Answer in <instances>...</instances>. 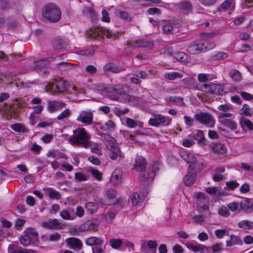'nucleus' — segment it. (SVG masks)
I'll use <instances>...</instances> for the list:
<instances>
[{"instance_id":"obj_30","label":"nucleus","mask_w":253,"mask_h":253,"mask_svg":"<svg viewBox=\"0 0 253 253\" xmlns=\"http://www.w3.org/2000/svg\"><path fill=\"white\" fill-rule=\"evenodd\" d=\"M240 208L245 211L251 212L253 209L251 201L248 199L242 200L240 203Z\"/></svg>"},{"instance_id":"obj_62","label":"nucleus","mask_w":253,"mask_h":253,"mask_svg":"<svg viewBox=\"0 0 253 253\" xmlns=\"http://www.w3.org/2000/svg\"><path fill=\"white\" fill-rule=\"evenodd\" d=\"M75 178L79 181H85L87 179V176L81 172L75 173Z\"/></svg>"},{"instance_id":"obj_9","label":"nucleus","mask_w":253,"mask_h":253,"mask_svg":"<svg viewBox=\"0 0 253 253\" xmlns=\"http://www.w3.org/2000/svg\"><path fill=\"white\" fill-rule=\"evenodd\" d=\"M77 120L85 125H91L93 124V111L91 110L81 111L77 117Z\"/></svg>"},{"instance_id":"obj_50","label":"nucleus","mask_w":253,"mask_h":253,"mask_svg":"<svg viewBox=\"0 0 253 253\" xmlns=\"http://www.w3.org/2000/svg\"><path fill=\"white\" fill-rule=\"evenodd\" d=\"M127 46L128 47L139 48L142 47L141 40H137L135 41H130L127 42Z\"/></svg>"},{"instance_id":"obj_36","label":"nucleus","mask_w":253,"mask_h":253,"mask_svg":"<svg viewBox=\"0 0 253 253\" xmlns=\"http://www.w3.org/2000/svg\"><path fill=\"white\" fill-rule=\"evenodd\" d=\"M164 77L169 80H174L176 79H180L183 77V75L177 72H171L165 74Z\"/></svg>"},{"instance_id":"obj_39","label":"nucleus","mask_w":253,"mask_h":253,"mask_svg":"<svg viewBox=\"0 0 253 253\" xmlns=\"http://www.w3.org/2000/svg\"><path fill=\"white\" fill-rule=\"evenodd\" d=\"M109 243L112 248L118 249L122 245L123 240L121 239H111Z\"/></svg>"},{"instance_id":"obj_27","label":"nucleus","mask_w":253,"mask_h":253,"mask_svg":"<svg viewBox=\"0 0 253 253\" xmlns=\"http://www.w3.org/2000/svg\"><path fill=\"white\" fill-rule=\"evenodd\" d=\"M45 194L50 199L59 200L61 198L60 194L53 188H44Z\"/></svg>"},{"instance_id":"obj_17","label":"nucleus","mask_w":253,"mask_h":253,"mask_svg":"<svg viewBox=\"0 0 253 253\" xmlns=\"http://www.w3.org/2000/svg\"><path fill=\"white\" fill-rule=\"evenodd\" d=\"M147 162L146 160L141 156L137 155L135 158V163L133 166L134 169L143 173L146 169Z\"/></svg>"},{"instance_id":"obj_31","label":"nucleus","mask_w":253,"mask_h":253,"mask_svg":"<svg viewBox=\"0 0 253 253\" xmlns=\"http://www.w3.org/2000/svg\"><path fill=\"white\" fill-rule=\"evenodd\" d=\"M179 8L185 12H191L192 10V5L189 1H183L178 4Z\"/></svg>"},{"instance_id":"obj_55","label":"nucleus","mask_w":253,"mask_h":253,"mask_svg":"<svg viewBox=\"0 0 253 253\" xmlns=\"http://www.w3.org/2000/svg\"><path fill=\"white\" fill-rule=\"evenodd\" d=\"M173 29V27L172 25L169 22L166 23L163 25V29L164 32L167 34L172 33Z\"/></svg>"},{"instance_id":"obj_45","label":"nucleus","mask_w":253,"mask_h":253,"mask_svg":"<svg viewBox=\"0 0 253 253\" xmlns=\"http://www.w3.org/2000/svg\"><path fill=\"white\" fill-rule=\"evenodd\" d=\"M140 195L136 192H133L131 195V201L133 205H137L141 201H142Z\"/></svg>"},{"instance_id":"obj_22","label":"nucleus","mask_w":253,"mask_h":253,"mask_svg":"<svg viewBox=\"0 0 253 253\" xmlns=\"http://www.w3.org/2000/svg\"><path fill=\"white\" fill-rule=\"evenodd\" d=\"M103 242L102 238L97 237H90L85 240V244L89 246L95 247L101 245Z\"/></svg>"},{"instance_id":"obj_4","label":"nucleus","mask_w":253,"mask_h":253,"mask_svg":"<svg viewBox=\"0 0 253 253\" xmlns=\"http://www.w3.org/2000/svg\"><path fill=\"white\" fill-rule=\"evenodd\" d=\"M194 197L197 200V205L199 211H204L205 215H210L208 205L209 201V197L202 192L195 193Z\"/></svg>"},{"instance_id":"obj_7","label":"nucleus","mask_w":253,"mask_h":253,"mask_svg":"<svg viewBox=\"0 0 253 253\" xmlns=\"http://www.w3.org/2000/svg\"><path fill=\"white\" fill-rule=\"evenodd\" d=\"M66 82L61 79L56 80L54 83H50L46 86L47 89L54 93L64 92L66 91Z\"/></svg>"},{"instance_id":"obj_57","label":"nucleus","mask_w":253,"mask_h":253,"mask_svg":"<svg viewBox=\"0 0 253 253\" xmlns=\"http://www.w3.org/2000/svg\"><path fill=\"white\" fill-rule=\"evenodd\" d=\"M142 47H147L149 49L151 48L153 46V42L149 40H141Z\"/></svg>"},{"instance_id":"obj_54","label":"nucleus","mask_w":253,"mask_h":253,"mask_svg":"<svg viewBox=\"0 0 253 253\" xmlns=\"http://www.w3.org/2000/svg\"><path fill=\"white\" fill-rule=\"evenodd\" d=\"M77 53L78 54L81 55L88 56L92 55L94 52L93 49L88 48L79 50Z\"/></svg>"},{"instance_id":"obj_13","label":"nucleus","mask_w":253,"mask_h":253,"mask_svg":"<svg viewBox=\"0 0 253 253\" xmlns=\"http://www.w3.org/2000/svg\"><path fill=\"white\" fill-rule=\"evenodd\" d=\"M158 246L155 240L143 241L141 244V250L145 253H156Z\"/></svg>"},{"instance_id":"obj_40","label":"nucleus","mask_w":253,"mask_h":253,"mask_svg":"<svg viewBox=\"0 0 253 253\" xmlns=\"http://www.w3.org/2000/svg\"><path fill=\"white\" fill-rule=\"evenodd\" d=\"M169 101L178 106H183L184 104L183 99L180 96H172L169 97Z\"/></svg>"},{"instance_id":"obj_26","label":"nucleus","mask_w":253,"mask_h":253,"mask_svg":"<svg viewBox=\"0 0 253 253\" xmlns=\"http://www.w3.org/2000/svg\"><path fill=\"white\" fill-rule=\"evenodd\" d=\"M101 29L98 27H94L90 29L86 32L87 36L90 38L95 39L98 37H102Z\"/></svg>"},{"instance_id":"obj_1","label":"nucleus","mask_w":253,"mask_h":253,"mask_svg":"<svg viewBox=\"0 0 253 253\" xmlns=\"http://www.w3.org/2000/svg\"><path fill=\"white\" fill-rule=\"evenodd\" d=\"M90 135L85 129L79 127L73 131V134L69 138V141L72 145H83L86 148L90 145Z\"/></svg>"},{"instance_id":"obj_42","label":"nucleus","mask_w":253,"mask_h":253,"mask_svg":"<svg viewBox=\"0 0 253 253\" xmlns=\"http://www.w3.org/2000/svg\"><path fill=\"white\" fill-rule=\"evenodd\" d=\"M71 115V112L69 109H66L62 112L57 117V119L59 121H65L68 119Z\"/></svg>"},{"instance_id":"obj_61","label":"nucleus","mask_w":253,"mask_h":253,"mask_svg":"<svg viewBox=\"0 0 253 253\" xmlns=\"http://www.w3.org/2000/svg\"><path fill=\"white\" fill-rule=\"evenodd\" d=\"M91 152L99 155H102L101 147L98 143H95L91 147Z\"/></svg>"},{"instance_id":"obj_25","label":"nucleus","mask_w":253,"mask_h":253,"mask_svg":"<svg viewBox=\"0 0 253 253\" xmlns=\"http://www.w3.org/2000/svg\"><path fill=\"white\" fill-rule=\"evenodd\" d=\"M219 122L232 131H235L237 128V124L233 120L227 118L219 120Z\"/></svg>"},{"instance_id":"obj_38","label":"nucleus","mask_w":253,"mask_h":253,"mask_svg":"<svg viewBox=\"0 0 253 253\" xmlns=\"http://www.w3.org/2000/svg\"><path fill=\"white\" fill-rule=\"evenodd\" d=\"M61 235L58 232L50 234L45 237V240L52 242H58L61 239Z\"/></svg>"},{"instance_id":"obj_19","label":"nucleus","mask_w":253,"mask_h":253,"mask_svg":"<svg viewBox=\"0 0 253 253\" xmlns=\"http://www.w3.org/2000/svg\"><path fill=\"white\" fill-rule=\"evenodd\" d=\"M187 51L191 54H198L203 52L200 40L192 42L187 47Z\"/></svg>"},{"instance_id":"obj_59","label":"nucleus","mask_w":253,"mask_h":253,"mask_svg":"<svg viewBox=\"0 0 253 253\" xmlns=\"http://www.w3.org/2000/svg\"><path fill=\"white\" fill-rule=\"evenodd\" d=\"M57 102L55 101H50L48 103L47 109L50 113H53L57 110V106L56 105Z\"/></svg>"},{"instance_id":"obj_53","label":"nucleus","mask_w":253,"mask_h":253,"mask_svg":"<svg viewBox=\"0 0 253 253\" xmlns=\"http://www.w3.org/2000/svg\"><path fill=\"white\" fill-rule=\"evenodd\" d=\"M215 235L217 238L221 239L225 235H228L229 232L226 229H217L214 232Z\"/></svg>"},{"instance_id":"obj_29","label":"nucleus","mask_w":253,"mask_h":253,"mask_svg":"<svg viewBox=\"0 0 253 253\" xmlns=\"http://www.w3.org/2000/svg\"><path fill=\"white\" fill-rule=\"evenodd\" d=\"M212 151L218 154H224L227 151L226 147L222 144H214L212 147Z\"/></svg>"},{"instance_id":"obj_64","label":"nucleus","mask_w":253,"mask_h":253,"mask_svg":"<svg viewBox=\"0 0 253 253\" xmlns=\"http://www.w3.org/2000/svg\"><path fill=\"white\" fill-rule=\"evenodd\" d=\"M85 71L90 74L94 75L97 72V68L92 65H89L86 66Z\"/></svg>"},{"instance_id":"obj_10","label":"nucleus","mask_w":253,"mask_h":253,"mask_svg":"<svg viewBox=\"0 0 253 253\" xmlns=\"http://www.w3.org/2000/svg\"><path fill=\"white\" fill-rule=\"evenodd\" d=\"M101 221L98 219L88 220L82 224L78 228L80 232L94 230L100 225Z\"/></svg>"},{"instance_id":"obj_16","label":"nucleus","mask_w":253,"mask_h":253,"mask_svg":"<svg viewBox=\"0 0 253 253\" xmlns=\"http://www.w3.org/2000/svg\"><path fill=\"white\" fill-rule=\"evenodd\" d=\"M67 246L71 249L80 250L83 248V243L80 239L75 237L66 239L65 241Z\"/></svg>"},{"instance_id":"obj_47","label":"nucleus","mask_w":253,"mask_h":253,"mask_svg":"<svg viewBox=\"0 0 253 253\" xmlns=\"http://www.w3.org/2000/svg\"><path fill=\"white\" fill-rule=\"evenodd\" d=\"M201 215H195L193 217L194 221L196 223H201L205 220V218L210 216V215H205L204 211H199Z\"/></svg>"},{"instance_id":"obj_49","label":"nucleus","mask_w":253,"mask_h":253,"mask_svg":"<svg viewBox=\"0 0 253 253\" xmlns=\"http://www.w3.org/2000/svg\"><path fill=\"white\" fill-rule=\"evenodd\" d=\"M174 57L177 60L184 63L186 62L188 55L183 52H179L175 54Z\"/></svg>"},{"instance_id":"obj_28","label":"nucleus","mask_w":253,"mask_h":253,"mask_svg":"<svg viewBox=\"0 0 253 253\" xmlns=\"http://www.w3.org/2000/svg\"><path fill=\"white\" fill-rule=\"evenodd\" d=\"M200 41L203 48V52L211 49L215 47V43L209 40L202 39H200Z\"/></svg>"},{"instance_id":"obj_8","label":"nucleus","mask_w":253,"mask_h":253,"mask_svg":"<svg viewBox=\"0 0 253 253\" xmlns=\"http://www.w3.org/2000/svg\"><path fill=\"white\" fill-rule=\"evenodd\" d=\"M202 168L197 169L196 166L190 165L188 167L187 174L183 178L184 183L186 185H191L194 183L196 179V173L197 171L202 169Z\"/></svg>"},{"instance_id":"obj_43","label":"nucleus","mask_w":253,"mask_h":253,"mask_svg":"<svg viewBox=\"0 0 253 253\" xmlns=\"http://www.w3.org/2000/svg\"><path fill=\"white\" fill-rule=\"evenodd\" d=\"M103 69L105 71H111L114 73H118L119 69L116 65L113 63H109L104 66Z\"/></svg>"},{"instance_id":"obj_23","label":"nucleus","mask_w":253,"mask_h":253,"mask_svg":"<svg viewBox=\"0 0 253 253\" xmlns=\"http://www.w3.org/2000/svg\"><path fill=\"white\" fill-rule=\"evenodd\" d=\"M192 138L197 140L198 143L205 145L206 144L204 132L201 130H195L191 134Z\"/></svg>"},{"instance_id":"obj_56","label":"nucleus","mask_w":253,"mask_h":253,"mask_svg":"<svg viewBox=\"0 0 253 253\" xmlns=\"http://www.w3.org/2000/svg\"><path fill=\"white\" fill-rule=\"evenodd\" d=\"M198 79L200 82L198 85H197V88L198 89V87L202 84H204L208 82V75L206 74H200L198 75Z\"/></svg>"},{"instance_id":"obj_41","label":"nucleus","mask_w":253,"mask_h":253,"mask_svg":"<svg viewBox=\"0 0 253 253\" xmlns=\"http://www.w3.org/2000/svg\"><path fill=\"white\" fill-rule=\"evenodd\" d=\"M11 128L13 130L19 133H24L28 131L25 127L19 123H15L11 125Z\"/></svg>"},{"instance_id":"obj_15","label":"nucleus","mask_w":253,"mask_h":253,"mask_svg":"<svg viewBox=\"0 0 253 253\" xmlns=\"http://www.w3.org/2000/svg\"><path fill=\"white\" fill-rule=\"evenodd\" d=\"M218 109L219 112L217 113V115L219 120L230 118L232 116L231 111L233 110V108L228 105H221Z\"/></svg>"},{"instance_id":"obj_11","label":"nucleus","mask_w":253,"mask_h":253,"mask_svg":"<svg viewBox=\"0 0 253 253\" xmlns=\"http://www.w3.org/2000/svg\"><path fill=\"white\" fill-rule=\"evenodd\" d=\"M195 119L199 123L208 126H211L214 123L213 117L209 114L200 113L195 116Z\"/></svg>"},{"instance_id":"obj_6","label":"nucleus","mask_w":253,"mask_h":253,"mask_svg":"<svg viewBox=\"0 0 253 253\" xmlns=\"http://www.w3.org/2000/svg\"><path fill=\"white\" fill-rule=\"evenodd\" d=\"M172 121V119L169 116H164L161 114H154L148 122L150 126L158 127L160 125L169 126Z\"/></svg>"},{"instance_id":"obj_12","label":"nucleus","mask_w":253,"mask_h":253,"mask_svg":"<svg viewBox=\"0 0 253 253\" xmlns=\"http://www.w3.org/2000/svg\"><path fill=\"white\" fill-rule=\"evenodd\" d=\"M158 163L157 162L154 163L152 167V169L150 172L147 173L140 174L139 176V180L140 182H147L152 181L155 176V173L158 170Z\"/></svg>"},{"instance_id":"obj_14","label":"nucleus","mask_w":253,"mask_h":253,"mask_svg":"<svg viewBox=\"0 0 253 253\" xmlns=\"http://www.w3.org/2000/svg\"><path fill=\"white\" fill-rule=\"evenodd\" d=\"M42 226L49 230H60L63 225L56 218L49 219L46 221L42 222Z\"/></svg>"},{"instance_id":"obj_58","label":"nucleus","mask_w":253,"mask_h":253,"mask_svg":"<svg viewBox=\"0 0 253 253\" xmlns=\"http://www.w3.org/2000/svg\"><path fill=\"white\" fill-rule=\"evenodd\" d=\"M134 75L140 79H145L148 78V74L145 71L138 70L135 72Z\"/></svg>"},{"instance_id":"obj_51","label":"nucleus","mask_w":253,"mask_h":253,"mask_svg":"<svg viewBox=\"0 0 253 253\" xmlns=\"http://www.w3.org/2000/svg\"><path fill=\"white\" fill-rule=\"evenodd\" d=\"M73 211V210H70L69 211L64 210L60 212V215L61 216V217L64 219L72 220L74 219V217H71L70 215L69 211Z\"/></svg>"},{"instance_id":"obj_48","label":"nucleus","mask_w":253,"mask_h":253,"mask_svg":"<svg viewBox=\"0 0 253 253\" xmlns=\"http://www.w3.org/2000/svg\"><path fill=\"white\" fill-rule=\"evenodd\" d=\"M198 252H199L200 253H211V247L198 244L197 247Z\"/></svg>"},{"instance_id":"obj_37","label":"nucleus","mask_w":253,"mask_h":253,"mask_svg":"<svg viewBox=\"0 0 253 253\" xmlns=\"http://www.w3.org/2000/svg\"><path fill=\"white\" fill-rule=\"evenodd\" d=\"M85 209L91 214H93L97 211L98 206L95 203L88 202L85 204Z\"/></svg>"},{"instance_id":"obj_52","label":"nucleus","mask_w":253,"mask_h":253,"mask_svg":"<svg viewBox=\"0 0 253 253\" xmlns=\"http://www.w3.org/2000/svg\"><path fill=\"white\" fill-rule=\"evenodd\" d=\"M20 242L22 245L26 247L31 244V240L29 236L24 235L20 237Z\"/></svg>"},{"instance_id":"obj_2","label":"nucleus","mask_w":253,"mask_h":253,"mask_svg":"<svg viewBox=\"0 0 253 253\" xmlns=\"http://www.w3.org/2000/svg\"><path fill=\"white\" fill-rule=\"evenodd\" d=\"M108 96L112 100L123 103L131 102L132 99L135 100L133 96L127 93L124 86L121 84L111 88L110 90L108 91Z\"/></svg>"},{"instance_id":"obj_32","label":"nucleus","mask_w":253,"mask_h":253,"mask_svg":"<svg viewBox=\"0 0 253 253\" xmlns=\"http://www.w3.org/2000/svg\"><path fill=\"white\" fill-rule=\"evenodd\" d=\"M238 226L243 230H251L253 229V222L247 220H242L238 222Z\"/></svg>"},{"instance_id":"obj_63","label":"nucleus","mask_w":253,"mask_h":253,"mask_svg":"<svg viewBox=\"0 0 253 253\" xmlns=\"http://www.w3.org/2000/svg\"><path fill=\"white\" fill-rule=\"evenodd\" d=\"M117 14L123 19L126 20L128 21H131V18L129 16L128 14L126 12L118 11Z\"/></svg>"},{"instance_id":"obj_20","label":"nucleus","mask_w":253,"mask_h":253,"mask_svg":"<svg viewBox=\"0 0 253 253\" xmlns=\"http://www.w3.org/2000/svg\"><path fill=\"white\" fill-rule=\"evenodd\" d=\"M52 44L55 50H60L65 48L67 46L68 42L65 39L56 38L53 41Z\"/></svg>"},{"instance_id":"obj_3","label":"nucleus","mask_w":253,"mask_h":253,"mask_svg":"<svg viewBox=\"0 0 253 253\" xmlns=\"http://www.w3.org/2000/svg\"><path fill=\"white\" fill-rule=\"evenodd\" d=\"M43 17L51 23H56L61 18V12L59 7L50 3L45 5L42 11Z\"/></svg>"},{"instance_id":"obj_46","label":"nucleus","mask_w":253,"mask_h":253,"mask_svg":"<svg viewBox=\"0 0 253 253\" xmlns=\"http://www.w3.org/2000/svg\"><path fill=\"white\" fill-rule=\"evenodd\" d=\"M229 75L235 81H239L241 77V73L236 69H231L229 71Z\"/></svg>"},{"instance_id":"obj_60","label":"nucleus","mask_w":253,"mask_h":253,"mask_svg":"<svg viewBox=\"0 0 253 253\" xmlns=\"http://www.w3.org/2000/svg\"><path fill=\"white\" fill-rule=\"evenodd\" d=\"M10 8L8 0H0V10H7Z\"/></svg>"},{"instance_id":"obj_33","label":"nucleus","mask_w":253,"mask_h":253,"mask_svg":"<svg viewBox=\"0 0 253 253\" xmlns=\"http://www.w3.org/2000/svg\"><path fill=\"white\" fill-rule=\"evenodd\" d=\"M34 67L36 70H41L49 65V62L47 59H43L34 62Z\"/></svg>"},{"instance_id":"obj_18","label":"nucleus","mask_w":253,"mask_h":253,"mask_svg":"<svg viewBox=\"0 0 253 253\" xmlns=\"http://www.w3.org/2000/svg\"><path fill=\"white\" fill-rule=\"evenodd\" d=\"M179 154L183 160L191 166L196 164L197 158L190 152L182 149L179 151Z\"/></svg>"},{"instance_id":"obj_5","label":"nucleus","mask_w":253,"mask_h":253,"mask_svg":"<svg viewBox=\"0 0 253 253\" xmlns=\"http://www.w3.org/2000/svg\"><path fill=\"white\" fill-rule=\"evenodd\" d=\"M198 89L206 93L218 95H222L223 92V89L220 84L211 82L201 84Z\"/></svg>"},{"instance_id":"obj_34","label":"nucleus","mask_w":253,"mask_h":253,"mask_svg":"<svg viewBox=\"0 0 253 253\" xmlns=\"http://www.w3.org/2000/svg\"><path fill=\"white\" fill-rule=\"evenodd\" d=\"M240 114L251 117L253 115V108H251L247 104H244L240 109Z\"/></svg>"},{"instance_id":"obj_35","label":"nucleus","mask_w":253,"mask_h":253,"mask_svg":"<svg viewBox=\"0 0 253 253\" xmlns=\"http://www.w3.org/2000/svg\"><path fill=\"white\" fill-rule=\"evenodd\" d=\"M115 126V123L111 120H109L105 122L104 125H102L100 128L103 131L107 132L112 131Z\"/></svg>"},{"instance_id":"obj_24","label":"nucleus","mask_w":253,"mask_h":253,"mask_svg":"<svg viewBox=\"0 0 253 253\" xmlns=\"http://www.w3.org/2000/svg\"><path fill=\"white\" fill-rule=\"evenodd\" d=\"M235 245H242L243 242L241 238L237 236L231 235L230 236V240L226 241L227 247H231Z\"/></svg>"},{"instance_id":"obj_44","label":"nucleus","mask_w":253,"mask_h":253,"mask_svg":"<svg viewBox=\"0 0 253 253\" xmlns=\"http://www.w3.org/2000/svg\"><path fill=\"white\" fill-rule=\"evenodd\" d=\"M228 56V53L224 52L219 51V52H217L216 53L213 54L211 58L213 60L217 61V60L225 59L226 58H227Z\"/></svg>"},{"instance_id":"obj_21","label":"nucleus","mask_w":253,"mask_h":253,"mask_svg":"<svg viewBox=\"0 0 253 253\" xmlns=\"http://www.w3.org/2000/svg\"><path fill=\"white\" fill-rule=\"evenodd\" d=\"M24 107L25 105L22 101L16 100L9 106L10 113L11 114V115H15Z\"/></svg>"}]
</instances>
